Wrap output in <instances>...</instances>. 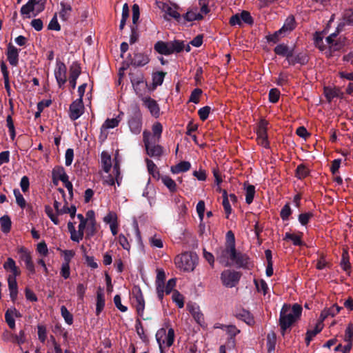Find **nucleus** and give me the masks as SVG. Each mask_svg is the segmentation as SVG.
Segmentation results:
<instances>
[{"label":"nucleus","instance_id":"1","mask_svg":"<svg viewBox=\"0 0 353 353\" xmlns=\"http://www.w3.org/2000/svg\"><path fill=\"white\" fill-rule=\"evenodd\" d=\"M216 258L224 266L236 265L239 267H247L248 265V256L236 252L234 247L220 248L217 250Z\"/></svg>","mask_w":353,"mask_h":353},{"label":"nucleus","instance_id":"2","mask_svg":"<svg viewBox=\"0 0 353 353\" xmlns=\"http://www.w3.org/2000/svg\"><path fill=\"white\" fill-rule=\"evenodd\" d=\"M301 311L302 307L298 304L293 305L292 307L288 305L283 306L280 313V325L283 331L299 318Z\"/></svg>","mask_w":353,"mask_h":353},{"label":"nucleus","instance_id":"3","mask_svg":"<svg viewBox=\"0 0 353 353\" xmlns=\"http://www.w3.org/2000/svg\"><path fill=\"white\" fill-rule=\"evenodd\" d=\"M196 256L190 253H184L177 256L174 259L177 268L185 272L193 271L196 267Z\"/></svg>","mask_w":353,"mask_h":353},{"label":"nucleus","instance_id":"4","mask_svg":"<svg viewBox=\"0 0 353 353\" xmlns=\"http://www.w3.org/2000/svg\"><path fill=\"white\" fill-rule=\"evenodd\" d=\"M156 339L159 349L168 348L174 343V331L170 328L167 332L165 328H161L156 333Z\"/></svg>","mask_w":353,"mask_h":353},{"label":"nucleus","instance_id":"5","mask_svg":"<svg viewBox=\"0 0 353 353\" xmlns=\"http://www.w3.org/2000/svg\"><path fill=\"white\" fill-rule=\"evenodd\" d=\"M336 35L337 34L334 32L327 37L325 39V44H324L321 34L316 33L314 39L315 44L321 50H324L327 48H328L330 51L338 50L341 47V44L334 40Z\"/></svg>","mask_w":353,"mask_h":353},{"label":"nucleus","instance_id":"6","mask_svg":"<svg viewBox=\"0 0 353 353\" xmlns=\"http://www.w3.org/2000/svg\"><path fill=\"white\" fill-rule=\"evenodd\" d=\"M240 279V274L230 270L223 271L221 275V279L223 284L227 288H233L239 282Z\"/></svg>","mask_w":353,"mask_h":353},{"label":"nucleus","instance_id":"7","mask_svg":"<svg viewBox=\"0 0 353 353\" xmlns=\"http://www.w3.org/2000/svg\"><path fill=\"white\" fill-rule=\"evenodd\" d=\"M67 68L65 65L60 61H57L56 66L54 70V74L57 82V84L60 88H62L67 81Z\"/></svg>","mask_w":353,"mask_h":353},{"label":"nucleus","instance_id":"8","mask_svg":"<svg viewBox=\"0 0 353 353\" xmlns=\"http://www.w3.org/2000/svg\"><path fill=\"white\" fill-rule=\"evenodd\" d=\"M162 132V125L159 122H155L152 127V132L148 130L143 131V141L159 142L161 139Z\"/></svg>","mask_w":353,"mask_h":353},{"label":"nucleus","instance_id":"9","mask_svg":"<svg viewBox=\"0 0 353 353\" xmlns=\"http://www.w3.org/2000/svg\"><path fill=\"white\" fill-rule=\"evenodd\" d=\"M84 112V105L82 99H77L70 105V118L75 121L79 119Z\"/></svg>","mask_w":353,"mask_h":353},{"label":"nucleus","instance_id":"10","mask_svg":"<svg viewBox=\"0 0 353 353\" xmlns=\"http://www.w3.org/2000/svg\"><path fill=\"white\" fill-rule=\"evenodd\" d=\"M128 125L132 133L139 134L142 128V115L138 110L128 121Z\"/></svg>","mask_w":353,"mask_h":353},{"label":"nucleus","instance_id":"11","mask_svg":"<svg viewBox=\"0 0 353 353\" xmlns=\"http://www.w3.org/2000/svg\"><path fill=\"white\" fill-rule=\"evenodd\" d=\"M267 125L268 123L265 121H261L257 129V142L265 148H268L269 147V142L268 141L266 132Z\"/></svg>","mask_w":353,"mask_h":353},{"label":"nucleus","instance_id":"12","mask_svg":"<svg viewBox=\"0 0 353 353\" xmlns=\"http://www.w3.org/2000/svg\"><path fill=\"white\" fill-rule=\"evenodd\" d=\"M132 294L137 313L141 316L145 308V301L141 289L138 287H134L132 290Z\"/></svg>","mask_w":353,"mask_h":353},{"label":"nucleus","instance_id":"13","mask_svg":"<svg viewBox=\"0 0 353 353\" xmlns=\"http://www.w3.org/2000/svg\"><path fill=\"white\" fill-rule=\"evenodd\" d=\"M147 154L151 157H159L163 152L157 141H143Z\"/></svg>","mask_w":353,"mask_h":353},{"label":"nucleus","instance_id":"14","mask_svg":"<svg viewBox=\"0 0 353 353\" xmlns=\"http://www.w3.org/2000/svg\"><path fill=\"white\" fill-rule=\"evenodd\" d=\"M69 83L72 89H74L77 84V79L79 77L81 69L78 62H73L70 66Z\"/></svg>","mask_w":353,"mask_h":353},{"label":"nucleus","instance_id":"15","mask_svg":"<svg viewBox=\"0 0 353 353\" xmlns=\"http://www.w3.org/2000/svg\"><path fill=\"white\" fill-rule=\"evenodd\" d=\"M143 105L149 110L150 114L158 117L160 114V108L157 102L150 97H142Z\"/></svg>","mask_w":353,"mask_h":353},{"label":"nucleus","instance_id":"16","mask_svg":"<svg viewBox=\"0 0 353 353\" xmlns=\"http://www.w3.org/2000/svg\"><path fill=\"white\" fill-rule=\"evenodd\" d=\"M130 79L134 90L137 94H140L141 88H144L146 86L143 76L141 74L137 75L131 74Z\"/></svg>","mask_w":353,"mask_h":353},{"label":"nucleus","instance_id":"17","mask_svg":"<svg viewBox=\"0 0 353 353\" xmlns=\"http://www.w3.org/2000/svg\"><path fill=\"white\" fill-rule=\"evenodd\" d=\"M187 308L198 323L201 324L203 322V315L199 305L196 303H188Z\"/></svg>","mask_w":353,"mask_h":353},{"label":"nucleus","instance_id":"18","mask_svg":"<svg viewBox=\"0 0 353 353\" xmlns=\"http://www.w3.org/2000/svg\"><path fill=\"white\" fill-rule=\"evenodd\" d=\"M61 9L59 11V17L63 21H67L72 13V8L70 2H68L65 0H63L61 3Z\"/></svg>","mask_w":353,"mask_h":353},{"label":"nucleus","instance_id":"19","mask_svg":"<svg viewBox=\"0 0 353 353\" xmlns=\"http://www.w3.org/2000/svg\"><path fill=\"white\" fill-rule=\"evenodd\" d=\"M19 50L14 46L9 45L7 50V57L10 65L16 66L19 61Z\"/></svg>","mask_w":353,"mask_h":353},{"label":"nucleus","instance_id":"20","mask_svg":"<svg viewBox=\"0 0 353 353\" xmlns=\"http://www.w3.org/2000/svg\"><path fill=\"white\" fill-rule=\"evenodd\" d=\"M3 268L6 271H10L11 274L8 276H17L20 274V270L16 265L15 261L12 258H8L3 264Z\"/></svg>","mask_w":353,"mask_h":353},{"label":"nucleus","instance_id":"21","mask_svg":"<svg viewBox=\"0 0 353 353\" xmlns=\"http://www.w3.org/2000/svg\"><path fill=\"white\" fill-rule=\"evenodd\" d=\"M171 46L170 41H158L154 46V49L160 54L168 55L173 53V50H171Z\"/></svg>","mask_w":353,"mask_h":353},{"label":"nucleus","instance_id":"22","mask_svg":"<svg viewBox=\"0 0 353 353\" xmlns=\"http://www.w3.org/2000/svg\"><path fill=\"white\" fill-rule=\"evenodd\" d=\"M123 115V112H121L117 117L112 119H108L105 121L101 126V132L103 130L112 129L117 127L122 119Z\"/></svg>","mask_w":353,"mask_h":353},{"label":"nucleus","instance_id":"23","mask_svg":"<svg viewBox=\"0 0 353 353\" xmlns=\"http://www.w3.org/2000/svg\"><path fill=\"white\" fill-rule=\"evenodd\" d=\"M341 309V307H339L337 305H334L330 308L323 310L320 315V319H321V321H323L328 316H335L337 314L340 312Z\"/></svg>","mask_w":353,"mask_h":353},{"label":"nucleus","instance_id":"24","mask_svg":"<svg viewBox=\"0 0 353 353\" xmlns=\"http://www.w3.org/2000/svg\"><path fill=\"white\" fill-rule=\"evenodd\" d=\"M101 166L105 173L109 174L112 168L111 157L107 152H102L101 155Z\"/></svg>","mask_w":353,"mask_h":353},{"label":"nucleus","instance_id":"25","mask_svg":"<svg viewBox=\"0 0 353 353\" xmlns=\"http://www.w3.org/2000/svg\"><path fill=\"white\" fill-rule=\"evenodd\" d=\"M274 52L278 55L286 57L287 60L288 61L289 58H290V57H292L293 50L290 49L287 46H285L284 44H280L275 47Z\"/></svg>","mask_w":353,"mask_h":353},{"label":"nucleus","instance_id":"26","mask_svg":"<svg viewBox=\"0 0 353 353\" xmlns=\"http://www.w3.org/2000/svg\"><path fill=\"white\" fill-rule=\"evenodd\" d=\"M68 228L71 235V239L76 242H79L83 237V233L79 230H75L74 223L69 222L68 224Z\"/></svg>","mask_w":353,"mask_h":353},{"label":"nucleus","instance_id":"27","mask_svg":"<svg viewBox=\"0 0 353 353\" xmlns=\"http://www.w3.org/2000/svg\"><path fill=\"white\" fill-rule=\"evenodd\" d=\"M191 164L188 161H181L178 164L171 167V172L173 174H179L189 170L190 169Z\"/></svg>","mask_w":353,"mask_h":353},{"label":"nucleus","instance_id":"28","mask_svg":"<svg viewBox=\"0 0 353 353\" xmlns=\"http://www.w3.org/2000/svg\"><path fill=\"white\" fill-rule=\"evenodd\" d=\"M149 62V58L146 54L137 53L134 54L132 63L136 66H143Z\"/></svg>","mask_w":353,"mask_h":353},{"label":"nucleus","instance_id":"29","mask_svg":"<svg viewBox=\"0 0 353 353\" xmlns=\"http://www.w3.org/2000/svg\"><path fill=\"white\" fill-rule=\"evenodd\" d=\"M52 176L54 181L55 180H60L61 181H67V178H68V175L66 174L65 170L63 167L57 166L55 167L52 170Z\"/></svg>","mask_w":353,"mask_h":353},{"label":"nucleus","instance_id":"30","mask_svg":"<svg viewBox=\"0 0 353 353\" xmlns=\"http://www.w3.org/2000/svg\"><path fill=\"white\" fill-rule=\"evenodd\" d=\"M203 18V14L198 11L197 8L192 9L186 12L183 19L187 21H193Z\"/></svg>","mask_w":353,"mask_h":353},{"label":"nucleus","instance_id":"31","mask_svg":"<svg viewBox=\"0 0 353 353\" xmlns=\"http://www.w3.org/2000/svg\"><path fill=\"white\" fill-rule=\"evenodd\" d=\"M162 183L166 188L171 192H174L177 190V185L176 182L169 176H163L161 178Z\"/></svg>","mask_w":353,"mask_h":353},{"label":"nucleus","instance_id":"32","mask_svg":"<svg viewBox=\"0 0 353 353\" xmlns=\"http://www.w3.org/2000/svg\"><path fill=\"white\" fill-rule=\"evenodd\" d=\"M294 28V19L293 17H288L283 27L276 32V35L281 34L282 33H285L287 32H290L293 30Z\"/></svg>","mask_w":353,"mask_h":353},{"label":"nucleus","instance_id":"33","mask_svg":"<svg viewBox=\"0 0 353 353\" xmlns=\"http://www.w3.org/2000/svg\"><path fill=\"white\" fill-rule=\"evenodd\" d=\"M307 61V57L305 54L299 53L296 55H294L293 53L292 54V57L289 58V63L290 64H296V63H300V64H305Z\"/></svg>","mask_w":353,"mask_h":353},{"label":"nucleus","instance_id":"34","mask_svg":"<svg viewBox=\"0 0 353 353\" xmlns=\"http://www.w3.org/2000/svg\"><path fill=\"white\" fill-rule=\"evenodd\" d=\"M105 306V298L102 290L99 289L97 292V307L96 312L99 314Z\"/></svg>","mask_w":353,"mask_h":353},{"label":"nucleus","instance_id":"35","mask_svg":"<svg viewBox=\"0 0 353 353\" xmlns=\"http://www.w3.org/2000/svg\"><path fill=\"white\" fill-rule=\"evenodd\" d=\"M165 75V73L163 72H157L152 74V86L154 89L163 83Z\"/></svg>","mask_w":353,"mask_h":353},{"label":"nucleus","instance_id":"36","mask_svg":"<svg viewBox=\"0 0 353 353\" xmlns=\"http://www.w3.org/2000/svg\"><path fill=\"white\" fill-rule=\"evenodd\" d=\"M245 201L248 204H250L253 201L255 194V188L252 185H247L245 186Z\"/></svg>","mask_w":353,"mask_h":353},{"label":"nucleus","instance_id":"37","mask_svg":"<svg viewBox=\"0 0 353 353\" xmlns=\"http://www.w3.org/2000/svg\"><path fill=\"white\" fill-rule=\"evenodd\" d=\"M1 229L3 232L8 233L10 230L11 220L8 216H3L0 218Z\"/></svg>","mask_w":353,"mask_h":353},{"label":"nucleus","instance_id":"38","mask_svg":"<svg viewBox=\"0 0 353 353\" xmlns=\"http://www.w3.org/2000/svg\"><path fill=\"white\" fill-rule=\"evenodd\" d=\"M146 163H147V168L149 173L152 175L154 178L159 179V172L157 170V168L154 163L148 159H145Z\"/></svg>","mask_w":353,"mask_h":353},{"label":"nucleus","instance_id":"39","mask_svg":"<svg viewBox=\"0 0 353 353\" xmlns=\"http://www.w3.org/2000/svg\"><path fill=\"white\" fill-rule=\"evenodd\" d=\"M103 221L110 226L118 224V217L115 212H109L103 218Z\"/></svg>","mask_w":353,"mask_h":353},{"label":"nucleus","instance_id":"40","mask_svg":"<svg viewBox=\"0 0 353 353\" xmlns=\"http://www.w3.org/2000/svg\"><path fill=\"white\" fill-rule=\"evenodd\" d=\"M172 301L177 305L179 308L184 306V299L182 294L179 291L174 290L172 296Z\"/></svg>","mask_w":353,"mask_h":353},{"label":"nucleus","instance_id":"41","mask_svg":"<svg viewBox=\"0 0 353 353\" xmlns=\"http://www.w3.org/2000/svg\"><path fill=\"white\" fill-rule=\"evenodd\" d=\"M254 284L256 285V288L257 289V291L259 292H263L264 295H265L268 290V284L265 283V281L260 279V280H254Z\"/></svg>","mask_w":353,"mask_h":353},{"label":"nucleus","instance_id":"42","mask_svg":"<svg viewBox=\"0 0 353 353\" xmlns=\"http://www.w3.org/2000/svg\"><path fill=\"white\" fill-rule=\"evenodd\" d=\"M46 0H34L32 1L33 8L34 10V16H37L45 8Z\"/></svg>","mask_w":353,"mask_h":353},{"label":"nucleus","instance_id":"43","mask_svg":"<svg viewBox=\"0 0 353 353\" xmlns=\"http://www.w3.org/2000/svg\"><path fill=\"white\" fill-rule=\"evenodd\" d=\"M276 335L274 332L269 333L267 336V346L269 352L275 349Z\"/></svg>","mask_w":353,"mask_h":353},{"label":"nucleus","instance_id":"44","mask_svg":"<svg viewBox=\"0 0 353 353\" xmlns=\"http://www.w3.org/2000/svg\"><path fill=\"white\" fill-rule=\"evenodd\" d=\"M149 242L152 248H162L163 247V243L161 239L157 235H154L153 236H151L149 239Z\"/></svg>","mask_w":353,"mask_h":353},{"label":"nucleus","instance_id":"45","mask_svg":"<svg viewBox=\"0 0 353 353\" xmlns=\"http://www.w3.org/2000/svg\"><path fill=\"white\" fill-rule=\"evenodd\" d=\"M61 313L65 322L68 325H71L73 322V317L65 306L62 305L61 307Z\"/></svg>","mask_w":353,"mask_h":353},{"label":"nucleus","instance_id":"46","mask_svg":"<svg viewBox=\"0 0 353 353\" xmlns=\"http://www.w3.org/2000/svg\"><path fill=\"white\" fill-rule=\"evenodd\" d=\"M284 239L292 241L293 244L295 245H300L302 243L301 238L299 235L290 232H286L285 234Z\"/></svg>","mask_w":353,"mask_h":353},{"label":"nucleus","instance_id":"47","mask_svg":"<svg viewBox=\"0 0 353 353\" xmlns=\"http://www.w3.org/2000/svg\"><path fill=\"white\" fill-rule=\"evenodd\" d=\"M341 266L343 270L347 271L350 268V263L349 261L348 252L345 250L343 251L342 254V259L341 261Z\"/></svg>","mask_w":353,"mask_h":353},{"label":"nucleus","instance_id":"48","mask_svg":"<svg viewBox=\"0 0 353 353\" xmlns=\"http://www.w3.org/2000/svg\"><path fill=\"white\" fill-rule=\"evenodd\" d=\"M165 14L168 16L179 21L181 19V15L176 9V8L167 6L165 10Z\"/></svg>","mask_w":353,"mask_h":353},{"label":"nucleus","instance_id":"49","mask_svg":"<svg viewBox=\"0 0 353 353\" xmlns=\"http://www.w3.org/2000/svg\"><path fill=\"white\" fill-rule=\"evenodd\" d=\"M170 44L172 45L171 50H173V53L179 52L185 48L183 42L179 40L170 41Z\"/></svg>","mask_w":353,"mask_h":353},{"label":"nucleus","instance_id":"50","mask_svg":"<svg viewBox=\"0 0 353 353\" xmlns=\"http://www.w3.org/2000/svg\"><path fill=\"white\" fill-rule=\"evenodd\" d=\"M309 174V169L303 165H300L296 168V176L299 179H303Z\"/></svg>","mask_w":353,"mask_h":353},{"label":"nucleus","instance_id":"51","mask_svg":"<svg viewBox=\"0 0 353 353\" xmlns=\"http://www.w3.org/2000/svg\"><path fill=\"white\" fill-rule=\"evenodd\" d=\"M14 194L16 199L17 203L22 208L26 205V201L21 194L20 191L17 189L14 190Z\"/></svg>","mask_w":353,"mask_h":353},{"label":"nucleus","instance_id":"52","mask_svg":"<svg viewBox=\"0 0 353 353\" xmlns=\"http://www.w3.org/2000/svg\"><path fill=\"white\" fill-rule=\"evenodd\" d=\"M196 212L199 215V220L203 222L205 212V203L203 201H199L196 205Z\"/></svg>","mask_w":353,"mask_h":353},{"label":"nucleus","instance_id":"53","mask_svg":"<svg viewBox=\"0 0 353 353\" xmlns=\"http://www.w3.org/2000/svg\"><path fill=\"white\" fill-rule=\"evenodd\" d=\"M61 275L65 279H67L70 276V264L67 263H63L61 264V271H60Z\"/></svg>","mask_w":353,"mask_h":353},{"label":"nucleus","instance_id":"54","mask_svg":"<svg viewBox=\"0 0 353 353\" xmlns=\"http://www.w3.org/2000/svg\"><path fill=\"white\" fill-rule=\"evenodd\" d=\"M353 339V323H349L345 331L344 341H349Z\"/></svg>","mask_w":353,"mask_h":353},{"label":"nucleus","instance_id":"55","mask_svg":"<svg viewBox=\"0 0 353 353\" xmlns=\"http://www.w3.org/2000/svg\"><path fill=\"white\" fill-rule=\"evenodd\" d=\"M6 321L8 323V326L11 329H14L15 327V321L13 315H12L9 309L6 311L5 314Z\"/></svg>","mask_w":353,"mask_h":353},{"label":"nucleus","instance_id":"56","mask_svg":"<svg viewBox=\"0 0 353 353\" xmlns=\"http://www.w3.org/2000/svg\"><path fill=\"white\" fill-rule=\"evenodd\" d=\"M45 212L50 219V220L55 224L58 225L59 221L58 217L53 213V210L51 207L46 206L45 209Z\"/></svg>","mask_w":353,"mask_h":353},{"label":"nucleus","instance_id":"57","mask_svg":"<svg viewBox=\"0 0 353 353\" xmlns=\"http://www.w3.org/2000/svg\"><path fill=\"white\" fill-rule=\"evenodd\" d=\"M210 110L211 108L209 106H205L199 110L198 114L202 121H205L208 117Z\"/></svg>","mask_w":353,"mask_h":353},{"label":"nucleus","instance_id":"58","mask_svg":"<svg viewBox=\"0 0 353 353\" xmlns=\"http://www.w3.org/2000/svg\"><path fill=\"white\" fill-rule=\"evenodd\" d=\"M37 328H38V338L41 341V342L44 343L46 339V337H47L46 328L45 326H43L42 325H39L37 326Z\"/></svg>","mask_w":353,"mask_h":353},{"label":"nucleus","instance_id":"59","mask_svg":"<svg viewBox=\"0 0 353 353\" xmlns=\"http://www.w3.org/2000/svg\"><path fill=\"white\" fill-rule=\"evenodd\" d=\"M48 29L57 31L60 30L61 26L58 23L57 14L50 20L48 24Z\"/></svg>","mask_w":353,"mask_h":353},{"label":"nucleus","instance_id":"60","mask_svg":"<svg viewBox=\"0 0 353 353\" xmlns=\"http://www.w3.org/2000/svg\"><path fill=\"white\" fill-rule=\"evenodd\" d=\"M155 285H156L157 296L159 300L162 301L163 296H164L165 289V283H164V282H162V283H155Z\"/></svg>","mask_w":353,"mask_h":353},{"label":"nucleus","instance_id":"61","mask_svg":"<svg viewBox=\"0 0 353 353\" xmlns=\"http://www.w3.org/2000/svg\"><path fill=\"white\" fill-rule=\"evenodd\" d=\"M221 328L233 336H236L240 332L239 330L232 325H222Z\"/></svg>","mask_w":353,"mask_h":353},{"label":"nucleus","instance_id":"62","mask_svg":"<svg viewBox=\"0 0 353 353\" xmlns=\"http://www.w3.org/2000/svg\"><path fill=\"white\" fill-rule=\"evenodd\" d=\"M87 286L83 283H79L77 286V294L79 297V299L83 300L84 297V294L86 292Z\"/></svg>","mask_w":353,"mask_h":353},{"label":"nucleus","instance_id":"63","mask_svg":"<svg viewBox=\"0 0 353 353\" xmlns=\"http://www.w3.org/2000/svg\"><path fill=\"white\" fill-rule=\"evenodd\" d=\"M37 250L40 254L45 256L48 254V249L46 243L44 241L40 242L37 245Z\"/></svg>","mask_w":353,"mask_h":353},{"label":"nucleus","instance_id":"64","mask_svg":"<svg viewBox=\"0 0 353 353\" xmlns=\"http://www.w3.org/2000/svg\"><path fill=\"white\" fill-rule=\"evenodd\" d=\"M201 90L199 88L194 89L190 95V101L194 103H199V97L201 94Z\"/></svg>","mask_w":353,"mask_h":353}]
</instances>
